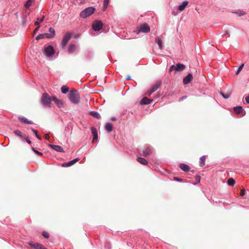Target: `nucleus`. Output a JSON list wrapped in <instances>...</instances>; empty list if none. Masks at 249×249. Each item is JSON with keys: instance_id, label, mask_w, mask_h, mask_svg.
Segmentation results:
<instances>
[{"instance_id": "1", "label": "nucleus", "mask_w": 249, "mask_h": 249, "mask_svg": "<svg viewBox=\"0 0 249 249\" xmlns=\"http://www.w3.org/2000/svg\"><path fill=\"white\" fill-rule=\"evenodd\" d=\"M68 98L70 101L73 104H78L80 102V97L77 90H71L70 91Z\"/></svg>"}, {"instance_id": "2", "label": "nucleus", "mask_w": 249, "mask_h": 249, "mask_svg": "<svg viewBox=\"0 0 249 249\" xmlns=\"http://www.w3.org/2000/svg\"><path fill=\"white\" fill-rule=\"evenodd\" d=\"M95 10V8L93 7H88L83 10L80 14L81 18H86L88 17L91 16Z\"/></svg>"}, {"instance_id": "3", "label": "nucleus", "mask_w": 249, "mask_h": 249, "mask_svg": "<svg viewBox=\"0 0 249 249\" xmlns=\"http://www.w3.org/2000/svg\"><path fill=\"white\" fill-rule=\"evenodd\" d=\"M53 101V96L51 97L47 93H43L41 97V102L44 106L50 107L51 102Z\"/></svg>"}, {"instance_id": "4", "label": "nucleus", "mask_w": 249, "mask_h": 249, "mask_svg": "<svg viewBox=\"0 0 249 249\" xmlns=\"http://www.w3.org/2000/svg\"><path fill=\"white\" fill-rule=\"evenodd\" d=\"M154 150L152 146L150 145H146L142 148V155L144 157H147L151 155L154 153Z\"/></svg>"}, {"instance_id": "5", "label": "nucleus", "mask_w": 249, "mask_h": 249, "mask_svg": "<svg viewBox=\"0 0 249 249\" xmlns=\"http://www.w3.org/2000/svg\"><path fill=\"white\" fill-rule=\"evenodd\" d=\"M72 35V34L70 32H67L65 34L63 37L61 42V45L62 48H64L67 46L68 42L71 38Z\"/></svg>"}, {"instance_id": "6", "label": "nucleus", "mask_w": 249, "mask_h": 249, "mask_svg": "<svg viewBox=\"0 0 249 249\" xmlns=\"http://www.w3.org/2000/svg\"><path fill=\"white\" fill-rule=\"evenodd\" d=\"M44 53L48 57L52 56L54 53V49L51 45H49L44 48Z\"/></svg>"}, {"instance_id": "7", "label": "nucleus", "mask_w": 249, "mask_h": 249, "mask_svg": "<svg viewBox=\"0 0 249 249\" xmlns=\"http://www.w3.org/2000/svg\"><path fill=\"white\" fill-rule=\"evenodd\" d=\"M103 23L100 20H95L94 21L92 24V29L95 31H99L103 28Z\"/></svg>"}, {"instance_id": "8", "label": "nucleus", "mask_w": 249, "mask_h": 249, "mask_svg": "<svg viewBox=\"0 0 249 249\" xmlns=\"http://www.w3.org/2000/svg\"><path fill=\"white\" fill-rule=\"evenodd\" d=\"M138 32L147 33L150 32V29L149 25L146 23L141 25L138 29Z\"/></svg>"}, {"instance_id": "9", "label": "nucleus", "mask_w": 249, "mask_h": 249, "mask_svg": "<svg viewBox=\"0 0 249 249\" xmlns=\"http://www.w3.org/2000/svg\"><path fill=\"white\" fill-rule=\"evenodd\" d=\"M29 245L30 247L35 249H46L44 246L39 243H35L33 242H29Z\"/></svg>"}, {"instance_id": "10", "label": "nucleus", "mask_w": 249, "mask_h": 249, "mask_svg": "<svg viewBox=\"0 0 249 249\" xmlns=\"http://www.w3.org/2000/svg\"><path fill=\"white\" fill-rule=\"evenodd\" d=\"M79 48V46L76 44H70L68 47V52L72 53Z\"/></svg>"}, {"instance_id": "11", "label": "nucleus", "mask_w": 249, "mask_h": 249, "mask_svg": "<svg viewBox=\"0 0 249 249\" xmlns=\"http://www.w3.org/2000/svg\"><path fill=\"white\" fill-rule=\"evenodd\" d=\"M55 32L53 28L50 27L49 29V33H45L46 38H52L55 36Z\"/></svg>"}, {"instance_id": "12", "label": "nucleus", "mask_w": 249, "mask_h": 249, "mask_svg": "<svg viewBox=\"0 0 249 249\" xmlns=\"http://www.w3.org/2000/svg\"><path fill=\"white\" fill-rule=\"evenodd\" d=\"M193 75L192 73H188L183 79V83L184 85H187L191 82L193 79Z\"/></svg>"}, {"instance_id": "13", "label": "nucleus", "mask_w": 249, "mask_h": 249, "mask_svg": "<svg viewBox=\"0 0 249 249\" xmlns=\"http://www.w3.org/2000/svg\"><path fill=\"white\" fill-rule=\"evenodd\" d=\"M49 147L52 148L53 149L55 150L57 152H64L63 148L59 145L49 144Z\"/></svg>"}, {"instance_id": "14", "label": "nucleus", "mask_w": 249, "mask_h": 249, "mask_svg": "<svg viewBox=\"0 0 249 249\" xmlns=\"http://www.w3.org/2000/svg\"><path fill=\"white\" fill-rule=\"evenodd\" d=\"M153 101V100L152 99H149L147 97H143L142 100L140 101V104L142 105H149Z\"/></svg>"}, {"instance_id": "15", "label": "nucleus", "mask_w": 249, "mask_h": 249, "mask_svg": "<svg viewBox=\"0 0 249 249\" xmlns=\"http://www.w3.org/2000/svg\"><path fill=\"white\" fill-rule=\"evenodd\" d=\"M53 101L59 107H63L64 104L62 100L58 99L55 96H53Z\"/></svg>"}, {"instance_id": "16", "label": "nucleus", "mask_w": 249, "mask_h": 249, "mask_svg": "<svg viewBox=\"0 0 249 249\" xmlns=\"http://www.w3.org/2000/svg\"><path fill=\"white\" fill-rule=\"evenodd\" d=\"M91 131L93 135L92 142H94L98 139V132L96 128L93 127L91 128Z\"/></svg>"}, {"instance_id": "17", "label": "nucleus", "mask_w": 249, "mask_h": 249, "mask_svg": "<svg viewBox=\"0 0 249 249\" xmlns=\"http://www.w3.org/2000/svg\"><path fill=\"white\" fill-rule=\"evenodd\" d=\"M85 58L87 60L91 59L93 56V53L92 50H87L85 53Z\"/></svg>"}, {"instance_id": "18", "label": "nucleus", "mask_w": 249, "mask_h": 249, "mask_svg": "<svg viewBox=\"0 0 249 249\" xmlns=\"http://www.w3.org/2000/svg\"><path fill=\"white\" fill-rule=\"evenodd\" d=\"M161 86V82L159 81H157L156 84L152 85L150 87V89L152 90V92H155Z\"/></svg>"}, {"instance_id": "19", "label": "nucleus", "mask_w": 249, "mask_h": 249, "mask_svg": "<svg viewBox=\"0 0 249 249\" xmlns=\"http://www.w3.org/2000/svg\"><path fill=\"white\" fill-rule=\"evenodd\" d=\"M106 130L108 133L111 132L113 130V124L110 122H107L105 126Z\"/></svg>"}, {"instance_id": "20", "label": "nucleus", "mask_w": 249, "mask_h": 249, "mask_svg": "<svg viewBox=\"0 0 249 249\" xmlns=\"http://www.w3.org/2000/svg\"><path fill=\"white\" fill-rule=\"evenodd\" d=\"M179 168L184 172H188L190 170V167L185 163H181L179 164Z\"/></svg>"}, {"instance_id": "21", "label": "nucleus", "mask_w": 249, "mask_h": 249, "mask_svg": "<svg viewBox=\"0 0 249 249\" xmlns=\"http://www.w3.org/2000/svg\"><path fill=\"white\" fill-rule=\"evenodd\" d=\"M175 71H183L185 68V66L181 63H178L176 64Z\"/></svg>"}, {"instance_id": "22", "label": "nucleus", "mask_w": 249, "mask_h": 249, "mask_svg": "<svg viewBox=\"0 0 249 249\" xmlns=\"http://www.w3.org/2000/svg\"><path fill=\"white\" fill-rule=\"evenodd\" d=\"M234 111L237 114H240L244 111V115L245 114V111L244 110L243 107L241 106L235 107L233 108Z\"/></svg>"}, {"instance_id": "23", "label": "nucleus", "mask_w": 249, "mask_h": 249, "mask_svg": "<svg viewBox=\"0 0 249 249\" xmlns=\"http://www.w3.org/2000/svg\"><path fill=\"white\" fill-rule=\"evenodd\" d=\"M188 1L187 0L184 1L181 4L179 5L178 9L180 11H183L188 5Z\"/></svg>"}, {"instance_id": "24", "label": "nucleus", "mask_w": 249, "mask_h": 249, "mask_svg": "<svg viewBox=\"0 0 249 249\" xmlns=\"http://www.w3.org/2000/svg\"><path fill=\"white\" fill-rule=\"evenodd\" d=\"M89 114L98 119L101 118L100 114L98 112L95 111H90L89 112Z\"/></svg>"}, {"instance_id": "25", "label": "nucleus", "mask_w": 249, "mask_h": 249, "mask_svg": "<svg viewBox=\"0 0 249 249\" xmlns=\"http://www.w3.org/2000/svg\"><path fill=\"white\" fill-rule=\"evenodd\" d=\"M137 160L143 165H147L148 164V161L147 160L142 157H138L137 158Z\"/></svg>"}, {"instance_id": "26", "label": "nucleus", "mask_w": 249, "mask_h": 249, "mask_svg": "<svg viewBox=\"0 0 249 249\" xmlns=\"http://www.w3.org/2000/svg\"><path fill=\"white\" fill-rule=\"evenodd\" d=\"M18 119L20 120L21 122L26 124H32L33 123L32 121H29L25 117H19Z\"/></svg>"}, {"instance_id": "27", "label": "nucleus", "mask_w": 249, "mask_h": 249, "mask_svg": "<svg viewBox=\"0 0 249 249\" xmlns=\"http://www.w3.org/2000/svg\"><path fill=\"white\" fill-rule=\"evenodd\" d=\"M206 157V155H203L200 158L199 166L200 167H203L205 165Z\"/></svg>"}, {"instance_id": "28", "label": "nucleus", "mask_w": 249, "mask_h": 249, "mask_svg": "<svg viewBox=\"0 0 249 249\" xmlns=\"http://www.w3.org/2000/svg\"><path fill=\"white\" fill-rule=\"evenodd\" d=\"M73 164H74L73 161H72V160H71L68 162H64L63 163H62V166L64 167H70Z\"/></svg>"}, {"instance_id": "29", "label": "nucleus", "mask_w": 249, "mask_h": 249, "mask_svg": "<svg viewBox=\"0 0 249 249\" xmlns=\"http://www.w3.org/2000/svg\"><path fill=\"white\" fill-rule=\"evenodd\" d=\"M155 41L157 43L159 48L161 49L163 46L162 40L160 38H155Z\"/></svg>"}, {"instance_id": "30", "label": "nucleus", "mask_w": 249, "mask_h": 249, "mask_svg": "<svg viewBox=\"0 0 249 249\" xmlns=\"http://www.w3.org/2000/svg\"><path fill=\"white\" fill-rule=\"evenodd\" d=\"M220 94L225 99H228L231 95V92L224 93L222 91H220Z\"/></svg>"}, {"instance_id": "31", "label": "nucleus", "mask_w": 249, "mask_h": 249, "mask_svg": "<svg viewBox=\"0 0 249 249\" xmlns=\"http://www.w3.org/2000/svg\"><path fill=\"white\" fill-rule=\"evenodd\" d=\"M44 16H43L41 18H37L36 19V21L35 22V25H39L40 22H42L44 19Z\"/></svg>"}, {"instance_id": "32", "label": "nucleus", "mask_w": 249, "mask_h": 249, "mask_svg": "<svg viewBox=\"0 0 249 249\" xmlns=\"http://www.w3.org/2000/svg\"><path fill=\"white\" fill-rule=\"evenodd\" d=\"M69 89V88L67 86L63 85L61 89V92L63 94H66L68 92Z\"/></svg>"}, {"instance_id": "33", "label": "nucleus", "mask_w": 249, "mask_h": 249, "mask_svg": "<svg viewBox=\"0 0 249 249\" xmlns=\"http://www.w3.org/2000/svg\"><path fill=\"white\" fill-rule=\"evenodd\" d=\"M32 131L33 132V133L35 134L36 137V138L39 140H41L42 138L38 134L37 131L34 129L33 127L31 128Z\"/></svg>"}, {"instance_id": "34", "label": "nucleus", "mask_w": 249, "mask_h": 249, "mask_svg": "<svg viewBox=\"0 0 249 249\" xmlns=\"http://www.w3.org/2000/svg\"><path fill=\"white\" fill-rule=\"evenodd\" d=\"M14 134L20 138H23L25 135H22L21 131L19 130H16L14 132Z\"/></svg>"}, {"instance_id": "35", "label": "nucleus", "mask_w": 249, "mask_h": 249, "mask_svg": "<svg viewBox=\"0 0 249 249\" xmlns=\"http://www.w3.org/2000/svg\"><path fill=\"white\" fill-rule=\"evenodd\" d=\"M34 1V0H28L24 4L25 7L26 9L29 8Z\"/></svg>"}, {"instance_id": "36", "label": "nucleus", "mask_w": 249, "mask_h": 249, "mask_svg": "<svg viewBox=\"0 0 249 249\" xmlns=\"http://www.w3.org/2000/svg\"><path fill=\"white\" fill-rule=\"evenodd\" d=\"M227 183L230 186H233L235 183V181L233 178H230L228 179Z\"/></svg>"}, {"instance_id": "37", "label": "nucleus", "mask_w": 249, "mask_h": 249, "mask_svg": "<svg viewBox=\"0 0 249 249\" xmlns=\"http://www.w3.org/2000/svg\"><path fill=\"white\" fill-rule=\"evenodd\" d=\"M233 13L238 15L239 17L243 16L246 14L245 12L242 10H238L237 11L234 12Z\"/></svg>"}, {"instance_id": "38", "label": "nucleus", "mask_w": 249, "mask_h": 249, "mask_svg": "<svg viewBox=\"0 0 249 249\" xmlns=\"http://www.w3.org/2000/svg\"><path fill=\"white\" fill-rule=\"evenodd\" d=\"M46 38V35H45V33H44V34H39L36 37V40H39V39L40 38Z\"/></svg>"}, {"instance_id": "39", "label": "nucleus", "mask_w": 249, "mask_h": 249, "mask_svg": "<svg viewBox=\"0 0 249 249\" xmlns=\"http://www.w3.org/2000/svg\"><path fill=\"white\" fill-rule=\"evenodd\" d=\"M32 150L33 151H34L36 154H37V155L39 156H41L43 155V154L42 153L38 151V150H37L34 147H32Z\"/></svg>"}, {"instance_id": "40", "label": "nucleus", "mask_w": 249, "mask_h": 249, "mask_svg": "<svg viewBox=\"0 0 249 249\" xmlns=\"http://www.w3.org/2000/svg\"><path fill=\"white\" fill-rule=\"evenodd\" d=\"M244 66V64H242L240 66H239V67H238V68L236 72V74L237 75L239 74V73L240 72V71L242 70Z\"/></svg>"}, {"instance_id": "41", "label": "nucleus", "mask_w": 249, "mask_h": 249, "mask_svg": "<svg viewBox=\"0 0 249 249\" xmlns=\"http://www.w3.org/2000/svg\"><path fill=\"white\" fill-rule=\"evenodd\" d=\"M42 235L46 238H48L50 236L49 233L45 231L42 232Z\"/></svg>"}, {"instance_id": "42", "label": "nucleus", "mask_w": 249, "mask_h": 249, "mask_svg": "<svg viewBox=\"0 0 249 249\" xmlns=\"http://www.w3.org/2000/svg\"><path fill=\"white\" fill-rule=\"evenodd\" d=\"M226 35H228V36H226V37H229V36H230L229 31L228 30L224 29V34L222 36L223 37H224V36H226Z\"/></svg>"}, {"instance_id": "43", "label": "nucleus", "mask_w": 249, "mask_h": 249, "mask_svg": "<svg viewBox=\"0 0 249 249\" xmlns=\"http://www.w3.org/2000/svg\"><path fill=\"white\" fill-rule=\"evenodd\" d=\"M23 139L28 144L31 143V141L30 140V139H29V138L28 137H26L25 135H24Z\"/></svg>"}, {"instance_id": "44", "label": "nucleus", "mask_w": 249, "mask_h": 249, "mask_svg": "<svg viewBox=\"0 0 249 249\" xmlns=\"http://www.w3.org/2000/svg\"><path fill=\"white\" fill-rule=\"evenodd\" d=\"M176 66L174 65L171 66L169 69V71L171 72L172 71L175 70Z\"/></svg>"}, {"instance_id": "45", "label": "nucleus", "mask_w": 249, "mask_h": 249, "mask_svg": "<svg viewBox=\"0 0 249 249\" xmlns=\"http://www.w3.org/2000/svg\"><path fill=\"white\" fill-rule=\"evenodd\" d=\"M196 182L195 183V184H197V183H199L200 180V177L199 176L197 175L196 177Z\"/></svg>"}, {"instance_id": "46", "label": "nucleus", "mask_w": 249, "mask_h": 249, "mask_svg": "<svg viewBox=\"0 0 249 249\" xmlns=\"http://www.w3.org/2000/svg\"><path fill=\"white\" fill-rule=\"evenodd\" d=\"M153 93V92H152V90L150 89L146 92L145 94L148 96H150Z\"/></svg>"}, {"instance_id": "47", "label": "nucleus", "mask_w": 249, "mask_h": 249, "mask_svg": "<svg viewBox=\"0 0 249 249\" xmlns=\"http://www.w3.org/2000/svg\"><path fill=\"white\" fill-rule=\"evenodd\" d=\"M245 189H243L241 191L240 196H244L245 195Z\"/></svg>"}, {"instance_id": "48", "label": "nucleus", "mask_w": 249, "mask_h": 249, "mask_svg": "<svg viewBox=\"0 0 249 249\" xmlns=\"http://www.w3.org/2000/svg\"><path fill=\"white\" fill-rule=\"evenodd\" d=\"M105 249H111V245L110 244L107 243L105 245Z\"/></svg>"}, {"instance_id": "49", "label": "nucleus", "mask_w": 249, "mask_h": 249, "mask_svg": "<svg viewBox=\"0 0 249 249\" xmlns=\"http://www.w3.org/2000/svg\"><path fill=\"white\" fill-rule=\"evenodd\" d=\"M174 180L177 181H181L182 179L180 178H179L178 177H174Z\"/></svg>"}, {"instance_id": "50", "label": "nucleus", "mask_w": 249, "mask_h": 249, "mask_svg": "<svg viewBox=\"0 0 249 249\" xmlns=\"http://www.w3.org/2000/svg\"><path fill=\"white\" fill-rule=\"evenodd\" d=\"M187 98V96H182L179 100V102H181L182 101H183V100L185 99L186 98Z\"/></svg>"}, {"instance_id": "51", "label": "nucleus", "mask_w": 249, "mask_h": 249, "mask_svg": "<svg viewBox=\"0 0 249 249\" xmlns=\"http://www.w3.org/2000/svg\"><path fill=\"white\" fill-rule=\"evenodd\" d=\"M245 101L247 103L249 104V95L245 97Z\"/></svg>"}, {"instance_id": "52", "label": "nucleus", "mask_w": 249, "mask_h": 249, "mask_svg": "<svg viewBox=\"0 0 249 249\" xmlns=\"http://www.w3.org/2000/svg\"><path fill=\"white\" fill-rule=\"evenodd\" d=\"M79 159L78 158H76L73 160H72V161H73L74 163L75 164L76 162L79 160Z\"/></svg>"}, {"instance_id": "53", "label": "nucleus", "mask_w": 249, "mask_h": 249, "mask_svg": "<svg viewBox=\"0 0 249 249\" xmlns=\"http://www.w3.org/2000/svg\"><path fill=\"white\" fill-rule=\"evenodd\" d=\"M44 137L46 140H49L50 138L49 135L48 134H45L44 135Z\"/></svg>"}, {"instance_id": "54", "label": "nucleus", "mask_w": 249, "mask_h": 249, "mask_svg": "<svg viewBox=\"0 0 249 249\" xmlns=\"http://www.w3.org/2000/svg\"><path fill=\"white\" fill-rule=\"evenodd\" d=\"M108 4L106 5L105 3V1L104 0V6H103V11H105L107 8V6Z\"/></svg>"}, {"instance_id": "55", "label": "nucleus", "mask_w": 249, "mask_h": 249, "mask_svg": "<svg viewBox=\"0 0 249 249\" xmlns=\"http://www.w3.org/2000/svg\"><path fill=\"white\" fill-rule=\"evenodd\" d=\"M39 26H37L34 30V33H36V32H37V31L39 30Z\"/></svg>"}, {"instance_id": "56", "label": "nucleus", "mask_w": 249, "mask_h": 249, "mask_svg": "<svg viewBox=\"0 0 249 249\" xmlns=\"http://www.w3.org/2000/svg\"><path fill=\"white\" fill-rule=\"evenodd\" d=\"M106 5L108 4L109 0H104Z\"/></svg>"}, {"instance_id": "57", "label": "nucleus", "mask_w": 249, "mask_h": 249, "mask_svg": "<svg viewBox=\"0 0 249 249\" xmlns=\"http://www.w3.org/2000/svg\"><path fill=\"white\" fill-rule=\"evenodd\" d=\"M111 120L112 121H116V118L115 117H114V116L112 117L111 118Z\"/></svg>"}, {"instance_id": "58", "label": "nucleus", "mask_w": 249, "mask_h": 249, "mask_svg": "<svg viewBox=\"0 0 249 249\" xmlns=\"http://www.w3.org/2000/svg\"><path fill=\"white\" fill-rule=\"evenodd\" d=\"M126 79L127 80H130V79H131V77H130V76L129 75L127 76V77H126Z\"/></svg>"}, {"instance_id": "59", "label": "nucleus", "mask_w": 249, "mask_h": 249, "mask_svg": "<svg viewBox=\"0 0 249 249\" xmlns=\"http://www.w3.org/2000/svg\"><path fill=\"white\" fill-rule=\"evenodd\" d=\"M80 36V35L79 34H76L75 36H74V38H77L78 37H79V36Z\"/></svg>"}]
</instances>
